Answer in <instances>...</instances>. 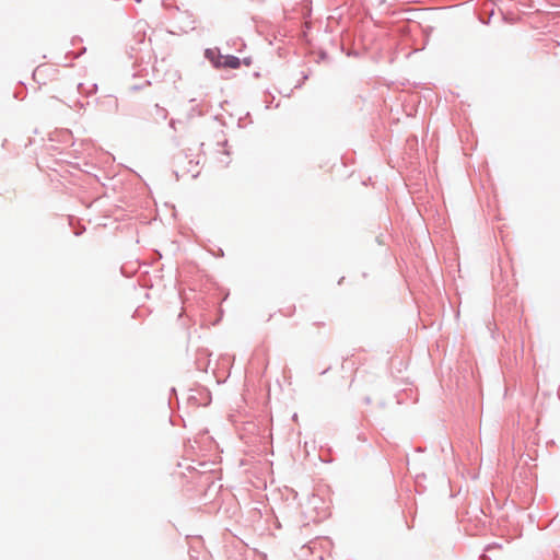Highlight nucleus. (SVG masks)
I'll return each instance as SVG.
<instances>
[{"mask_svg":"<svg viewBox=\"0 0 560 560\" xmlns=\"http://www.w3.org/2000/svg\"><path fill=\"white\" fill-rule=\"evenodd\" d=\"M240 66H241V61L235 56L221 57L217 62V67H220V68L237 69Z\"/></svg>","mask_w":560,"mask_h":560,"instance_id":"obj_1","label":"nucleus"}]
</instances>
